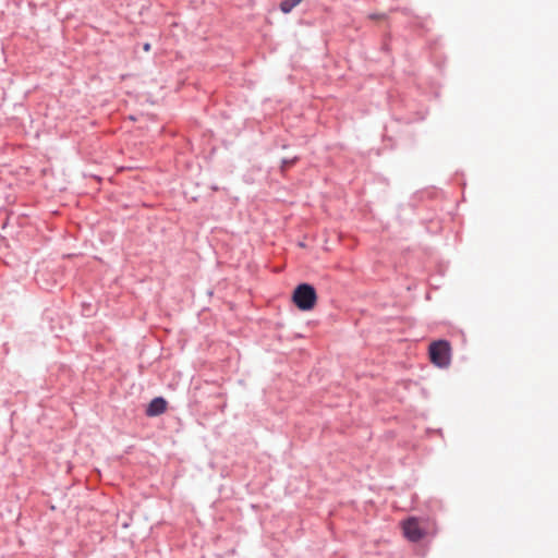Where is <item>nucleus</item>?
Instances as JSON below:
<instances>
[{
	"instance_id": "nucleus-1",
	"label": "nucleus",
	"mask_w": 558,
	"mask_h": 558,
	"mask_svg": "<svg viewBox=\"0 0 558 558\" xmlns=\"http://www.w3.org/2000/svg\"><path fill=\"white\" fill-rule=\"evenodd\" d=\"M402 531L407 539L418 542L433 531V524L426 518L411 517L402 522Z\"/></svg>"
},
{
	"instance_id": "nucleus-2",
	"label": "nucleus",
	"mask_w": 558,
	"mask_h": 558,
	"mask_svg": "<svg viewBox=\"0 0 558 558\" xmlns=\"http://www.w3.org/2000/svg\"><path fill=\"white\" fill-rule=\"evenodd\" d=\"M292 301L301 311H311L317 302V294L313 286L308 283L299 284L292 294Z\"/></svg>"
},
{
	"instance_id": "nucleus-3",
	"label": "nucleus",
	"mask_w": 558,
	"mask_h": 558,
	"mask_svg": "<svg viewBox=\"0 0 558 558\" xmlns=\"http://www.w3.org/2000/svg\"><path fill=\"white\" fill-rule=\"evenodd\" d=\"M429 359L438 367H447L451 361V345L447 340L433 341L428 348Z\"/></svg>"
},
{
	"instance_id": "nucleus-4",
	"label": "nucleus",
	"mask_w": 558,
	"mask_h": 558,
	"mask_svg": "<svg viewBox=\"0 0 558 558\" xmlns=\"http://www.w3.org/2000/svg\"><path fill=\"white\" fill-rule=\"evenodd\" d=\"M167 409V402L163 398H155L148 404L146 414L148 416H157L162 414Z\"/></svg>"
},
{
	"instance_id": "nucleus-5",
	"label": "nucleus",
	"mask_w": 558,
	"mask_h": 558,
	"mask_svg": "<svg viewBox=\"0 0 558 558\" xmlns=\"http://www.w3.org/2000/svg\"><path fill=\"white\" fill-rule=\"evenodd\" d=\"M303 0H284L281 2L280 9L283 13H289L292 11L293 8H295Z\"/></svg>"
},
{
	"instance_id": "nucleus-6",
	"label": "nucleus",
	"mask_w": 558,
	"mask_h": 558,
	"mask_svg": "<svg viewBox=\"0 0 558 558\" xmlns=\"http://www.w3.org/2000/svg\"><path fill=\"white\" fill-rule=\"evenodd\" d=\"M149 49H150V45H149V44H145V45H144V50H145V51H149Z\"/></svg>"
}]
</instances>
